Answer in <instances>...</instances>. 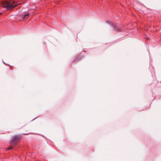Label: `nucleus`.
Wrapping results in <instances>:
<instances>
[{
  "label": "nucleus",
  "instance_id": "f03ea898",
  "mask_svg": "<svg viewBox=\"0 0 161 161\" xmlns=\"http://www.w3.org/2000/svg\"><path fill=\"white\" fill-rule=\"evenodd\" d=\"M106 22L107 23H109L110 25H112L113 26L114 29L115 31H121V28L118 26V25H115L112 22H110L109 21H107Z\"/></svg>",
  "mask_w": 161,
  "mask_h": 161
},
{
  "label": "nucleus",
  "instance_id": "f257e3e1",
  "mask_svg": "<svg viewBox=\"0 0 161 161\" xmlns=\"http://www.w3.org/2000/svg\"><path fill=\"white\" fill-rule=\"evenodd\" d=\"M19 4L16 5H13L11 1L9 0L4 1L2 2V5L3 8H5L7 10H10L16 7Z\"/></svg>",
  "mask_w": 161,
  "mask_h": 161
},
{
  "label": "nucleus",
  "instance_id": "39448f33",
  "mask_svg": "<svg viewBox=\"0 0 161 161\" xmlns=\"http://www.w3.org/2000/svg\"><path fill=\"white\" fill-rule=\"evenodd\" d=\"M13 147L12 146H11L10 147H8L7 148V149L8 150H10V149H13Z\"/></svg>",
  "mask_w": 161,
  "mask_h": 161
},
{
  "label": "nucleus",
  "instance_id": "7ed1b4c3",
  "mask_svg": "<svg viewBox=\"0 0 161 161\" xmlns=\"http://www.w3.org/2000/svg\"><path fill=\"white\" fill-rule=\"evenodd\" d=\"M21 137L20 136H14L12 139V143L15 144H18L20 140L21 139Z\"/></svg>",
  "mask_w": 161,
  "mask_h": 161
},
{
  "label": "nucleus",
  "instance_id": "20e7f679",
  "mask_svg": "<svg viewBox=\"0 0 161 161\" xmlns=\"http://www.w3.org/2000/svg\"><path fill=\"white\" fill-rule=\"evenodd\" d=\"M21 17L24 20L26 19L29 17V14L28 13H25L24 14L21 15Z\"/></svg>",
  "mask_w": 161,
  "mask_h": 161
},
{
  "label": "nucleus",
  "instance_id": "423d86ee",
  "mask_svg": "<svg viewBox=\"0 0 161 161\" xmlns=\"http://www.w3.org/2000/svg\"><path fill=\"white\" fill-rule=\"evenodd\" d=\"M2 13H0V15H1L2 14Z\"/></svg>",
  "mask_w": 161,
  "mask_h": 161
}]
</instances>
